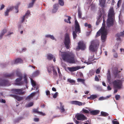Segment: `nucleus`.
Returning <instances> with one entry per match:
<instances>
[{
  "instance_id": "nucleus-47",
  "label": "nucleus",
  "mask_w": 124,
  "mask_h": 124,
  "mask_svg": "<svg viewBox=\"0 0 124 124\" xmlns=\"http://www.w3.org/2000/svg\"><path fill=\"white\" fill-rule=\"evenodd\" d=\"M53 75L55 76H57V73L56 70L54 69V68L53 70Z\"/></svg>"
},
{
  "instance_id": "nucleus-16",
  "label": "nucleus",
  "mask_w": 124,
  "mask_h": 124,
  "mask_svg": "<svg viewBox=\"0 0 124 124\" xmlns=\"http://www.w3.org/2000/svg\"><path fill=\"white\" fill-rule=\"evenodd\" d=\"M78 45V46L79 47V49L84 50L85 49V46L83 41H80L79 42Z\"/></svg>"
},
{
  "instance_id": "nucleus-63",
  "label": "nucleus",
  "mask_w": 124,
  "mask_h": 124,
  "mask_svg": "<svg viewBox=\"0 0 124 124\" xmlns=\"http://www.w3.org/2000/svg\"><path fill=\"white\" fill-rule=\"evenodd\" d=\"M2 103H5L6 102V101L5 100L2 99L0 101Z\"/></svg>"
},
{
  "instance_id": "nucleus-22",
  "label": "nucleus",
  "mask_w": 124,
  "mask_h": 124,
  "mask_svg": "<svg viewBox=\"0 0 124 124\" xmlns=\"http://www.w3.org/2000/svg\"><path fill=\"white\" fill-rule=\"evenodd\" d=\"M54 68V66L52 65H50L47 67L48 72L50 74H51L52 69L53 70Z\"/></svg>"
},
{
  "instance_id": "nucleus-23",
  "label": "nucleus",
  "mask_w": 124,
  "mask_h": 124,
  "mask_svg": "<svg viewBox=\"0 0 124 124\" xmlns=\"http://www.w3.org/2000/svg\"><path fill=\"white\" fill-rule=\"evenodd\" d=\"M30 14V12L29 11H27L25 14L22 17V20L21 21V23H23L24 22L26 17L27 18V16H28Z\"/></svg>"
},
{
  "instance_id": "nucleus-10",
  "label": "nucleus",
  "mask_w": 124,
  "mask_h": 124,
  "mask_svg": "<svg viewBox=\"0 0 124 124\" xmlns=\"http://www.w3.org/2000/svg\"><path fill=\"white\" fill-rule=\"evenodd\" d=\"M75 31H74L78 32H81L80 28V25L76 19H75Z\"/></svg>"
},
{
  "instance_id": "nucleus-64",
  "label": "nucleus",
  "mask_w": 124,
  "mask_h": 124,
  "mask_svg": "<svg viewBox=\"0 0 124 124\" xmlns=\"http://www.w3.org/2000/svg\"><path fill=\"white\" fill-rule=\"evenodd\" d=\"M51 39H52V40H54V36L52 35H50V38Z\"/></svg>"
},
{
  "instance_id": "nucleus-49",
  "label": "nucleus",
  "mask_w": 124,
  "mask_h": 124,
  "mask_svg": "<svg viewBox=\"0 0 124 124\" xmlns=\"http://www.w3.org/2000/svg\"><path fill=\"white\" fill-rule=\"evenodd\" d=\"M121 0H119L117 2V6L118 7H120V6L121 5Z\"/></svg>"
},
{
  "instance_id": "nucleus-32",
  "label": "nucleus",
  "mask_w": 124,
  "mask_h": 124,
  "mask_svg": "<svg viewBox=\"0 0 124 124\" xmlns=\"http://www.w3.org/2000/svg\"><path fill=\"white\" fill-rule=\"evenodd\" d=\"M101 29L99 30V31H98L96 35L95 36V38H97L99 36H100L101 34V35H102V31L101 30Z\"/></svg>"
},
{
  "instance_id": "nucleus-25",
  "label": "nucleus",
  "mask_w": 124,
  "mask_h": 124,
  "mask_svg": "<svg viewBox=\"0 0 124 124\" xmlns=\"http://www.w3.org/2000/svg\"><path fill=\"white\" fill-rule=\"evenodd\" d=\"M33 111L35 113H37L42 115H45V114L43 113L42 112H39L38 111V108L37 109H33Z\"/></svg>"
},
{
  "instance_id": "nucleus-57",
  "label": "nucleus",
  "mask_w": 124,
  "mask_h": 124,
  "mask_svg": "<svg viewBox=\"0 0 124 124\" xmlns=\"http://www.w3.org/2000/svg\"><path fill=\"white\" fill-rule=\"evenodd\" d=\"M65 16L66 17H68V21H69V23H71V22L70 21V19H71V17L69 16Z\"/></svg>"
},
{
  "instance_id": "nucleus-62",
  "label": "nucleus",
  "mask_w": 124,
  "mask_h": 124,
  "mask_svg": "<svg viewBox=\"0 0 124 124\" xmlns=\"http://www.w3.org/2000/svg\"><path fill=\"white\" fill-rule=\"evenodd\" d=\"M31 98L30 96V95H29L28 96H27L26 98V100H27L30 99Z\"/></svg>"
},
{
  "instance_id": "nucleus-14",
  "label": "nucleus",
  "mask_w": 124,
  "mask_h": 124,
  "mask_svg": "<svg viewBox=\"0 0 124 124\" xmlns=\"http://www.w3.org/2000/svg\"><path fill=\"white\" fill-rule=\"evenodd\" d=\"M19 78H17L16 80L15 84L18 85H21L23 84V82L21 81L23 77H19Z\"/></svg>"
},
{
  "instance_id": "nucleus-31",
  "label": "nucleus",
  "mask_w": 124,
  "mask_h": 124,
  "mask_svg": "<svg viewBox=\"0 0 124 124\" xmlns=\"http://www.w3.org/2000/svg\"><path fill=\"white\" fill-rule=\"evenodd\" d=\"M23 62V60L21 58H17L16 59L14 63L16 64L19 63H21Z\"/></svg>"
},
{
  "instance_id": "nucleus-34",
  "label": "nucleus",
  "mask_w": 124,
  "mask_h": 124,
  "mask_svg": "<svg viewBox=\"0 0 124 124\" xmlns=\"http://www.w3.org/2000/svg\"><path fill=\"white\" fill-rule=\"evenodd\" d=\"M32 2L30 3L28 6V8H30L33 6L36 0H31Z\"/></svg>"
},
{
  "instance_id": "nucleus-28",
  "label": "nucleus",
  "mask_w": 124,
  "mask_h": 124,
  "mask_svg": "<svg viewBox=\"0 0 124 124\" xmlns=\"http://www.w3.org/2000/svg\"><path fill=\"white\" fill-rule=\"evenodd\" d=\"M97 97L96 95L93 94L91 95L90 97H88L87 98L90 100H93L96 98Z\"/></svg>"
},
{
  "instance_id": "nucleus-26",
  "label": "nucleus",
  "mask_w": 124,
  "mask_h": 124,
  "mask_svg": "<svg viewBox=\"0 0 124 124\" xmlns=\"http://www.w3.org/2000/svg\"><path fill=\"white\" fill-rule=\"evenodd\" d=\"M100 112V111L98 110H92L90 112V114L92 115H97Z\"/></svg>"
},
{
  "instance_id": "nucleus-42",
  "label": "nucleus",
  "mask_w": 124,
  "mask_h": 124,
  "mask_svg": "<svg viewBox=\"0 0 124 124\" xmlns=\"http://www.w3.org/2000/svg\"><path fill=\"white\" fill-rule=\"evenodd\" d=\"M16 74L17 76L19 77H23L22 74L20 72L18 71H16Z\"/></svg>"
},
{
  "instance_id": "nucleus-52",
  "label": "nucleus",
  "mask_w": 124,
  "mask_h": 124,
  "mask_svg": "<svg viewBox=\"0 0 124 124\" xmlns=\"http://www.w3.org/2000/svg\"><path fill=\"white\" fill-rule=\"evenodd\" d=\"M58 95V93L57 92H56L54 95H53V97L54 98H56Z\"/></svg>"
},
{
  "instance_id": "nucleus-44",
  "label": "nucleus",
  "mask_w": 124,
  "mask_h": 124,
  "mask_svg": "<svg viewBox=\"0 0 124 124\" xmlns=\"http://www.w3.org/2000/svg\"><path fill=\"white\" fill-rule=\"evenodd\" d=\"M23 78H24V82L26 84H27V76L26 75H25L24 76Z\"/></svg>"
},
{
  "instance_id": "nucleus-21",
  "label": "nucleus",
  "mask_w": 124,
  "mask_h": 124,
  "mask_svg": "<svg viewBox=\"0 0 124 124\" xmlns=\"http://www.w3.org/2000/svg\"><path fill=\"white\" fill-rule=\"evenodd\" d=\"M14 8V7L12 6L10 7L9 8L7 9L5 12V16L8 15V13L10 11L12 10Z\"/></svg>"
},
{
  "instance_id": "nucleus-13",
  "label": "nucleus",
  "mask_w": 124,
  "mask_h": 124,
  "mask_svg": "<svg viewBox=\"0 0 124 124\" xmlns=\"http://www.w3.org/2000/svg\"><path fill=\"white\" fill-rule=\"evenodd\" d=\"M60 107L57 106V108L60 110V112L62 113H66V111L64 108V106L63 104V103L61 102H60Z\"/></svg>"
},
{
  "instance_id": "nucleus-56",
  "label": "nucleus",
  "mask_w": 124,
  "mask_h": 124,
  "mask_svg": "<svg viewBox=\"0 0 124 124\" xmlns=\"http://www.w3.org/2000/svg\"><path fill=\"white\" fill-rule=\"evenodd\" d=\"M46 95L48 96L49 95H50V91L48 90H47V91H46Z\"/></svg>"
},
{
  "instance_id": "nucleus-54",
  "label": "nucleus",
  "mask_w": 124,
  "mask_h": 124,
  "mask_svg": "<svg viewBox=\"0 0 124 124\" xmlns=\"http://www.w3.org/2000/svg\"><path fill=\"white\" fill-rule=\"evenodd\" d=\"M112 123L113 124H119V122L117 121H114L113 120L112 121Z\"/></svg>"
},
{
  "instance_id": "nucleus-35",
  "label": "nucleus",
  "mask_w": 124,
  "mask_h": 124,
  "mask_svg": "<svg viewBox=\"0 0 124 124\" xmlns=\"http://www.w3.org/2000/svg\"><path fill=\"white\" fill-rule=\"evenodd\" d=\"M67 81L68 82L70 83L72 85L74 84L75 82V81L74 80L71 79L70 78H69L67 79Z\"/></svg>"
},
{
  "instance_id": "nucleus-38",
  "label": "nucleus",
  "mask_w": 124,
  "mask_h": 124,
  "mask_svg": "<svg viewBox=\"0 0 124 124\" xmlns=\"http://www.w3.org/2000/svg\"><path fill=\"white\" fill-rule=\"evenodd\" d=\"M81 112L83 114H88L89 112V111L86 109L84 108H83L82 109Z\"/></svg>"
},
{
  "instance_id": "nucleus-8",
  "label": "nucleus",
  "mask_w": 124,
  "mask_h": 124,
  "mask_svg": "<svg viewBox=\"0 0 124 124\" xmlns=\"http://www.w3.org/2000/svg\"><path fill=\"white\" fill-rule=\"evenodd\" d=\"M108 18L114 19L115 18V13L113 8H111L109 11L108 15Z\"/></svg>"
},
{
  "instance_id": "nucleus-59",
  "label": "nucleus",
  "mask_w": 124,
  "mask_h": 124,
  "mask_svg": "<svg viewBox=\"0 0 124 124\" xmlns=\"http://www.w3.org/2000/svg\"><path fill=\"white\" fill-rule=\"evenodd\" d=\"M4 7H5V6L4 5H3V4L1 6L0 10H2L3 8H4Z\"/></svg>"
},
{
  "instance_id": "nucleus-30",
  "label": "nucleus",
  "mask_w": 124,
  "mask_h": 124,
  "mask_svg": "<svg viewBox=\"0 0 124 124\" xmlns=\"http://www.w3.org/2000/svg\"><path fill=\"white\" fill-rule=\"evenodd\" d=\"M94 54L93 56H90L88 59V61L90 62H91L93 61L94 60L97 59H96L94 58Z\"/></svg>"
},
{
  "instance_id": "nucleus-33",
  "label": "nucleus",
  "mask_w": 124,
  "mask_h": 124,
  "mask_svg": "<svg viewBox=\"0 0 124 124\" xmlns=\"http://www.w3.org/2000/svg\"><path fill=\"white\" fill-rule=\"evenodd\" d=\"M39 73V71L36 70L33 73L32 76L33 77H36L38 75Z\"/></svg>"
},
{
  "instance_id": "nucleus-17",
  "label": "nucleus",
  "mask_w": 124,
  "mask_h": 124,
  "mask_svg": "<svg viewBox=\"0 0 124 124\" xmlns=\"http://www.w3.org/2000/svg\"><path fill=\"white\" fill-rule=\"evenodd\" d=\"M9 95L16 99L18 101H20L23 99V98L20 97L17 95H14L12 94H10Z\"/></svg>"
},
{
  "instance_id": "nucleus-51",
  "label": "nucleus",
  "mask_w": 124,
  "mask_h": 124,
  "mask_svg": "<svg viewBox=\"0 0 124 124\" xmlns=\"http://www.w3.org/2000/svg\"><path fill=\"white\" fill-rule=\"evenodd\" d=\"M120 97V96L119 95H116L115 96L116 99V100H119Z\"/></svg>"
},
{
  "instance_id": "nucleus-50",
  "label": "nucleus",
  "mask_w": 124,
  "mask_h": 124,
  "mask_svg": "<svg viewBox=\"0 0 124 124\" xmlns=\"http://www.w3.org/2000/svg\"><path fill=\"white\" fill-rule=\"evenodd\" d=\"M78 17L79 18H81L82 13L80 11H78Z\"/></svg>"
},
{
  "instance_id": "nucleus-15",
  "label": "nucleus",
  "mask_w": 124,
  "mask_h": 124,
  "mask_svg": "<svg viewBox=\"0 0 124 124\" xmlns=\"http://www.w3.org/2000/svg\"><path fill=\"white\" fill-rule=\"evenodd\" d=\"M81 68L79 66L73 67H68V69L69 71L71 72H73L76 71Z\"/></svg>"
},
{
  "instance_id": "nucleus-55",
  "label": "nucleus",
  "mask_w": 124,
  "mask_h": 124,
  "mask_svg": "<svg viewBox=\"0 0 124 124\" xmlns=\"http://www.w3.org/2000/svg\"><path fill=\"white\" fill-rule=\"evenodd\" d=\"M95 80L96 81H99V79L97 75H96L95 78Z\"/></svg>"
},
{
  "instance_id": "nucleus-58",
  "label": "nucleus",
  "mask_w": 124,
  "mask_h": 124,
  "mask_svg": "<svg viewBox=\"0 0 124 124\" xmlns=\"http://www.w3.org/2000/svg\"><path fill=\"white\" fill-rule=\"evenodd\" d=\"M74 121L75 123H76V124H79V123L80 122L79 121H77L75 119Z\"/></svg>"
},
{
  "instance_id": "nucleus-18",
  "label": "nucleus",
  "mask_w": 124,
  "mask_h": 124,
  "mask_svg": "<svg viewBox=\"0 0 124 124\" xmlns=\"http://www.w3.org/2000/svg\"><path fill=\"white\" fill-rule=\"evenodd\" d=\"M47 58L49 60H51L53 59V61L55 62L56 61V59L55 57L51 54H48L47 55Z\"/></svg>"
},
{
  "instance_id": "nucleus-53",
  "label": "nucleus",
  "mask_w": 124,
  "mask_h": 124,
  "mask_svg": "<svg viewBox=\"0 0 124 124\" xmlns=\"http://www.w3.org/2000/svg\"><path fill=\"white\" fill-rule=\"evenodd\" d=\"M36 93V92H33L31 93L29 95L32 98L35 95Z\"/></svg>"
},
{
  "instance_id": "nucleus-5",
  "label": "nucleus",
  "mask_w": 124,
  "mask_h": 124,
  "mask_svg": "<svg viewBox=\"0 0 124 124\" xmlns=\"http://www.w3.org/2000/svg\"><path fill=\"white\" fill-rule=\"evenodd\" d=\"M64 44L66 48L69 49L71 45V41L70 39L69 35L68 33L66 34L65 38Z\"/></svg>"
},
{
  "instance_id": "nucleus-37",
  "label": "nucleus",
  "mask_w": 124,
  "mask_h": 124,
  "mask_svg": "<svg viewBox=\"0 0 124 124\" xmlns=\"http://www.w3.org/2000/svg\"><path fill=\"white\" fill-rule=\"evenodd\" d=\"M14 76V73L8 74L6 73L4 75V77H10Z\"/></svg>"
},
{
  "instance_id": "nucleus-12",
  "label": "nucleus",
  "mask_w": 124,
  "mask_h": 124,
  "mask_svg": "<svg viewBox=\"0 0 124 124\" xmlns=\"http://www.w3.org/2000/svg\"><path fill=\"white\" fill-rule=\"evenodd\" d=\"M8 84L9 82L8 80L0 78V86H4Z\"/></svg>"
},
{
  "instance_id": "nucleus-9",
  "label": "nucleus",
  "mask_w": 124,
  "mask_h": 124,
  "mask_svg": "<svg viewBox=\"0 0 124 124\" xmlns=\"http://www.w3.org/2000/svg\"><path fill=\"white\" fill-rule=\"evenodd\" d=\"M113 74L114 76V78H120L119 74L118 73L120 72V71H118L117 67H115L114 68L113 71Z\"/></svg>"
},
{
  "instance_id": "nucleus-61",
  "label": "nucleus",
  "mask_w": 124,
  "mask_h": 124,
  "mask_svg": "<svg viewBox=\"0 0 124 124\" xmlns=\"http://www.w3.org/2000/svg\"><path fill=\"white\" fill-rule=\"evenodd\" d=\"M113 56H114V57L115 58H116L117 57L118 55H117V53H115L114 54Z\"/></svg>"
},
{
  "instance_id": "nucleus-7",
  "label": "nucleus",
  "mask_w": 124,
  "mask_h": 124,
  "mask_svg": "<svg viewBox=\"0 0 124 124\" xmlns=\"http://www.w3.org/2000/svg\"><path fill=\"white\" fill-rule=\"evenodd\" d=\"M75 117L78 120L83 121L87 119V117L82 113H78L75 116Z\"/></svg>"
},
{
  "instance_id": "nucleus-4",
  "label": "nucleus",
  "mask_w": 124,
  "mask_h": 124,
  "mask_svg": "<svg viewBox=\"0 0 124 124\" xmlns=\"http://www.w3.org/2000/svg\"><path fill=\"white\" fill-rule=\"evenodd\" d=\"M25 89V88L13 89H11V91L12 93L17 95H23L26 92L25 91H23Z\"/></svg>"
},
{
  "instance_id": "nucleus-41",
  "label": "nucleus",
  "mask_w": 124,
  "mask_h": 124,
  "mask_svg": "<svg viewBox=\"0 0 124 124\" xmlns=\"http://www.w3.org/2000/svg\"><path fill=\"white\" fill-rule=\"evenodd\" d=\"M124 34V31L123 32H120V33H118L117 34V36L119 37L120 36H123Z\"/></svg>"
},
{
  "instance_id": "nucleus-19",
  "label": "nucleus",
  "mask_w": 124,
  "mask_h": 124,
  "mask_svg": "<svg viewBox=\"0 0 124 124\" xmlns=\"http://www.w3.org/2000/svg\"><path fill=\"white\" fill-rule=\"evenodd\" d=\"M102 15V14L101 11H99V14H98V16L97 18V20L96 22V24L97 25L99 24V23L100 22V19Z\"/></svg>"
},
{
  "instance_id": "nucleus-46",
  "label": "nucleus",
  "mask_w": 124,
  "mask_h": 124,
  "mask_svg": "<svg viewBox=\"0 0 124 124\" xmlns=\"http://www.w3.org/2000/svg\"><path fill=\"white\" fill-rule=\"evenodd\" d=\"M107 79L108 82H111V77L110 75L109 74L108 76Z\"/></svg>"
},
{
  "instance_id": "nucleus-24",
  "label": "nucleus",
  "mask_w": 124,
  "mask_h": 124,
  "mask_svg": "<svg viewBox=\"0 0 124 124\" xmlns=\"http://www.w3.org/2000/svg\"><path fill=\"white\" fill-rule=\"evenodd\" d=\"M71 103L72 104L78 105L79 106L82 105V102L78 101H71Z\"/></svg>"
},
{
  "instance_id": "nucleus-20",
  "label": "nucleus",
  "mask_w": 124,
  "mask_h": 124,
  "mask_svg": "<svg viewBox=\"0 0 124 124\" xmlns=\"http://www.w3.org/2000/svg\"><path fill=\"white\" fill-rule=\"evenodd\" d=\"M58 4H55L53 6V8L52 10V12L53 13H55L56 12L58 8L59 7Z\"/></svg>"
},
{
  "instance_id": "nucleus-48",
  "label": "nucleus",
  "mask_w": 124,
  "mask_h": 124,
  "mask_svg": "<svg viewBox=\"0 0 124 124\" xmlns=\"http://www.w3.org/2000/svg\"><path fill=\"white\" fill-rule=\"evenodd\" d=\"M6 32V29H4L2 31L0 34L3 36Z\"/></svg>"
},
{
  "instance_id": "nucleus-43",
  "label": "nucleus",
  "mask_w": 124,
  "mask_h": 124,
  "mask_svg": "<svg viewBox=\"0 0 124 124\" xmlns=\"http://www.w3.org/2000/svg\"><path fill=\"white\" fill-rule=\"evenodd\" d=\"M59 4L62 6L64 5V2L63 0H59Z\"/></svg>"
},
{
  "instance_id": "nucleus-36",
  "label": "nucleus",
  "mask_w": 124,
  "mask_h": 124,
  "mask_svg": "<svg viewBox=\"0 0 124 124\" xmlns=\"http://www.w3.org/2000/svg\"><path fill=\"white\" fill-rule=\"evenodd\" d=\"M78 32L73 31V32L72 35L73 36V38L74 39H76V37L77 36V33Z\"/></svg>"
},
{
  "instance_id": "nucleus-1",
  "label": "nucleus",
  "mask_w": 124,
  "mask_h": 124,
  "mask_svg": "<svg viewBox=\"0 0 124 124\" xmlns=\"http://www.w3.org/2000/svg\"><path fill=\"white\" fill-rule=\"evenodd\" d=\"M61 56L63 60L70 63H75V55L73 53L61 52Z\"/></svg>"
},
{
  "instance_id": "nucleus-39",
  "label": "nucleus",
  "mask_w": 124,
  "mask_h": 124,
  "mask_svg": "<svg viewBox=\"0 0 124 124\" xmlns=\"http://www.w3.org/2000/svg\"><path fill=\"white\" fill-rule=\"evenodd\" d=\"M31 81L32 86L34 88H35L36 86V82L33 79L31 80Z\"/></svg>"
},
{
  "instance_id": "nucleus-6",
  "label": "nucleus",
  "mask_w": 124,
  "mask_h": 124,
  "mask_svg": "<svg viewBox=\"0 0 124 124\" xmlns=\"http://www.w3.org/2000/svg\"><path fill=\"white\" fill-rule=\"evenodd\" d=\"M101 30L102 31V35H101V39L102 41L104 42L106 39L107 34V31L105 29L104 27L101 28Z\"/></svg>"
},
{
  "instance_id": "nucleus-60",
  "label": "nucleus",
  "mask_w": 124,
  "mask_h": 124,
  "mask_svg": "<svg viewBox=\"0 0 124 124\" xmlns=\"http://www.w3.org/2000/svg\"><path fill=\"white\" fill-rule=\"evenodd\" d=\"M100 70L99 68L97 69L96 71V73L97 74H99L100 72Z\"/></svg>"
},
{
  "instance_id": "nucleus-45",
  "label": "nucleus",
  "mask_w": 124,
  "mask_h": 124,
  "mask_svg": "<svg viewBox=\"0 0 124 124\" xmlns=\"http://www.w3.org/2000/svg\"><path fill=\"white\" fill-rule=\"evenodd\" d=\"M33 104V102H30L27 105V107H30L32 106Z\"/></svg>"
},
{
  "instance_id": "nucleus-27",
  "label": "nucleus",
  "mask_w": 124,
  "mask_h": 124,
  "mask_svg": "<svg viewBox=\"0 0 124 124\" xmlns=\"http://www.w3.org/2000/svg\"><path fill=\"white\" fill-rule=\"evenodd\" d=\"M99 1L100 5L102 7H104L106 0H99Z\"/></svg>"
},
{
  "instance_id": "nucleus-29",
  "label": "nucleus",
  "mask_w": 124,
  "mask_h": 124,
  "mask_svg": "<svg viewBox=\"0 0 124 124\" xmlns=\"http://www.w3.org/2000/svg\"><path fill=\"white\" fill-rule=\"evenodd\" d=\"M108 115L109 114L103 111H101L100 116H102L106 117L108 116Z\"/></svg>"
},
{
  "instance_id": "nucleus-3",
  "label": "nucleus",
  "mask_w": 124,
  "mask_h": 124,
  "mask_svg": "<svg viewBox=\"0 0 124 124\" xmlns=\"http://www.w3.org/2000/svg\"><path fill=\"white\" fill-rule=\"evenodd\" d=\"M112 84L115 89H120L122 88V82L120 80H115L112 82Z\"/></svg>"
},
{
  "instance_id": "nucleus-40",
  "label": "nucleus",
  "mask_w": 124,
  "mask_h": 124,
  "mask_svg": "<svg viewBox=\"0 0 124 124\" xmlns=\"http://www.w3.org/2000/svg\"><path fill=\"white\" fill-rule=\"evenodd\" d=\"M85 80L81 78H78L77 79V81L78 82H81L82 83H85Z\"/></svg>"
},
{
  "instance_id": "nucleus-2",
  "label": "nucleus",
  "mask_w": 124,
  "mask_h": 124,
  "mask_svg": "<svg viewBox=\"0 0 124 124\" xmlns=\"http://www.w3.org/2000/svg\"><path fill=\"white\" fill-rule=\"evenodd\" d=\"M99 42L97 40H93L91 41V45L89 46L90 50L93 52L97 50L99 45Z\"/></svg>"
},
{
  "instance_id": "nucleus-11",
  "label": "nucleus",
  "mask_w": 124,
  "mask_h": 124,
  "mask_svg": "<svg viewBox=\"0 0 124 124\" xmlns=\"http://www.w3.org/2000/svg\"><path fill=\"white\" fill-rule=\"evenodd\" d=\"M114 19L108 18L106 22L107 27H109L114 25Z\"/></svg>"
}]
</instances>
